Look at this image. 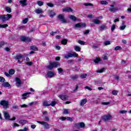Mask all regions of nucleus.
Listing matches in <instances>:
<instances>
[{
  "label": "nucleus",
  "instance_id": "44",
  "mask_svg": "<svg viewBox=\"0 0 131 131\" xmlns=\"http://www.w3.org/2000/svg\"><path fill=\"white\" fill-rule=\"evenodd\" d=\"M59 74H61L63 72V69L61 68L57 69Z\"/></svg>",
  "mask_w": 131,
  "mask_h": 131
},
{
  "label": "nucleus",
  "instance_id": "12",
  "mask_svg": "<svg viewBox=\"0 0 131 131\" xmlns=\"http://www.w3.org/2000/svg\"><path fill=\"white\" fill-rule=\"evenodd\" d=\"M86 102H88V99H86V98L82 99L80 102V106H82V107H83V106H84V104H86Z\"/></svg>",
  "mask_w": 131,
  "mask_h": 131
},
{
  "label": "nucleus",
  "instance_id": "42",
  "mask_svg": "<svg viewBox=\"0 0 131 131\" xmlns=\"http://www.w3.org/2000/svg\"><path fill=\"white\" fill-rule=\"evenodd\" d=\"M100 61H101V59H100V58H96L94 60V62L95 63H99V62H100Z\"/></svg>",
  "mask_w": 131,
  "mask_h": 131
},
{
  "label": "nucleus",
  "instance_id": "17",
  "mask_svg": "<svg viewBox=\"0 0 131 131\" xmlns=\"http://www.w3.org/2000/svg\"><path fill=\"white\" fill-rule=\"evenodd\" d=\"M28 95H31V92H27L26 93H24L22 95L23 99H26V98L28 97Z\"/></svg>",
  "mask_w": 131,
  "mask_h": 131
},
{
  "label": "nucleus",
  "instance_id": "55",
  "mask_svg": "<svg viewBox=\"0 0 131 131\" xmlns=\"http://www.w3.org/2000/svg\"><path fill=\"white\" fill-rule=\"evenodd\" d=\"M111 31H114L115 30V25H113L111 27Z\"/></svg>",
  "mask_w": 131,
  "mask_h": 131
},
{
  "label": "nucleus",
  "instance_id": "51",
  "mask_svg": "<svg viewBox=\"0 0 131 131\" xmlns=\"http://www.w3.org/2000/svg\"><path fill=\"white\" fill-rule=\"evenodd\" d=\"M5 79L4 78V77L0 76V82H5Z\"/></svg>",
  "mask_w": 131,
  "mask_h": 131
},
{
  "label": "nucleus",
  "instance_id": "46",
  "mask_svg": "<svg viewBox=\"0 0 131 131\" xmlns=\"http://www.w3.org/2000/svg\"><path fill=\"white\" fill-rule=\"evenodd\" d=\"M43 119L45 121H50V118L48 116H45Z\"/></svg>",
  "mask_w": 131,
  "mask_h": 131
},
{
  "label": "nucleus",
  "instance_id": "14",
  "mask_svg": "<svg viewBox=\"0 0 131 131\" xmlns=\"http://www.w3.org/2000/svg\"><path fill=\"white\" fill-rule=\"evenodd\" d=\"M110 12H112V13H115L118 11V8L117 7H113L109 8Z\"/></svg>",
  "mask_w": 131,
  "mask_h": 131
},
{
  "label": "nucleus",
  "instance_id": "5",
  "mask_svg": "<svg viewBox=\"0 0 131 131\" xmlns=\"http://www.w3.org/2000/svg\"><path fill=\"white\" fill-rule=\"evenodd\" d=\"M15 81H16V85L17 88H20L21 84H22V81H21V80L20 78L16 77L15 78Z\"/></svg>",
  "mask_w": 131,
  "mask_h": 131
},
{
  "label": "nucleus",
  "instance_id": "4",
  "mask_svg": "<svg viewBox=\"0 0 131 131\" xmlns=\"http://www.w3.org/2000/svg\"><path fill=\"white\" fill-rule=\"evenodd\" d=\"M0 105L1 106H3V108L5 109H7V108H9V102L7 100H2L0 101Z\"/></svg>",
  "mask_w": 131,
  "mask_h": 131
},
{
  "label": "nucleus",
  "instance_id": "2",
  "mask_svg": "<svg viewBox=\"0 0 131 131\" xmlns=\"http://www.w3.org/2000/svg\"><path fill=\"white\" fill-rule=\"evenodd\" d=\"M37 123H39V124L43 125L44 128H46V129H49V128H51V125L47 122L37 121Z\"/></svg>",
  "mask_w": 131,
  "mask_h": 131
},
{
  "label": "nucleus",
  "instance_id": "21",
  "mask_svg": "<svg viewBox=\"0 0 131 131\" xmlns=\"http://www.w3.org/2000/svg\"><path fill=\"white\" fill-rule=\"evenodd\" d=\"M22 58H23V55H16L14 57V59H15V60H21Z\"/></svg>",
  "mask_w": 131,
  "mask_h": 131
},
{
  "label": "nucleus",
  "instance_id": "41",
  "mask_svg": "<svg viewBox=\"0 0 131 131\" xmlns=\"http://www.w3.org/2000/svg\"><path fill=\"white\" fill-rule=\"evenodd\" d=\"M6 10L8 12V13H11L12 12V11L11 10V8L9 7H6Z\"/></svg>",
  "mask_w": 131,
  "mask_h": 131
},
{
  "label": "nucleus",
  "instance_id": "56",
  "mask_svg": "<svg viewBox=\"0 0 131 131\" xmlns=\"http://www.w3.org/2000/svg\"><path fill=\"white\" fill-rule=\"evenodd\" d=\"M78 43H79L80 45H84V43H85V42H84V41H82V40H79L78 41Z\"/></svg>",
  "mask_w": 131,
  "mask_h": 131
},
{
  "label": "nucleus",
  "instance_id": "57",
  "mask_svg": "<svg viewBox=\"0 0 131 131\" xmlns=\"http://www.w3.org/2000/svg\"><path fill=\"white\" fill-rule=\"evenodd\" d=\"M26 65H28V66H31V65H32V64H33V63L32 62H26Z\"/></svg>",
  "mask_w": 131,
  "mask_h": 131
},
{
  "label": "nucleus",
  "instance_id": "19",
  "mask_svg": "<svg viewBox=\"0 0 131 131\" xmlns=\"http://www.w3.org/2000/svg\"><path fill=\"white\" fill-rule=\"evenodd\" d=\"M76 27H85V24L79 23L75 25Z\"/></svg>",
  "mask_w": 131,
  "mask_h": 131
},
{
  "label": "nucleus",
  "instance_id": "8",
  "mask_svg": "<svg viewBox=\"0 0 131 131\" xmlns=\"http://www.w3.org/2000/svg\"><path fill=\"white\" fill-rule=\"evenodd\" d=\"M58 18L60 20L62 23H67V21L64 18V15L62 14L59 15Z\"/></svg>",
  "mask_w": 131,
  "mask_h": 131
},
{
  "label": "nucleus",
  "instance_id": "35",
  "mask_svg": "<svg viewBox=\"0 0 131 131\" xmlns=\"http://www.w3.org/2000/svg\"><path fill=\"white\" fill-rule=\"evenodd\" d=\"M19 107H20V108H28V105L24 104H20L19 105Z\"/></svg>",
  "mask_w": 131,
  "mask_h": 131
},
{
  "label": "nucleus",
  "instance_id": "52",
  "mask_svg": "<svg viewBox=\"0 0 131 131\" xmlns=\"http://www.w3.org/2000/svg\"><path fill=\"white\" fill-rule=\"evenodd\" d=\"M28 22V18H25L23 20V23L24 24H26Z\"/></svg>",
  "mask_w": 131,
  "mask_h": 131
},
{
  "label": "nucleus",
  "instance_id": "7",
  "mask_svg": "<svg viewBox=\"0 0 131 131\" xmlns=\"http://www.w3.org/2000/svg\"><path fill=\"white\" fill-rule=\"evenodd\" d=\"M3 114L4 115V117L5 119H7V120H10V114H9V112L7 111L3 112Z\"/></svg>",
  "mask_w": 131,
  "mask_h": 131
},
{
  "label": "nucleus",
  "instance_id": "16",
  "mask_svg": "<svg viewBox=\"0 0 131 131\" xmlns=\"http://www.w3.org/2000/svg\"><path fill=\"white\" fill-rule=\"evenodd\" d=\"M107 29V26H106V25H102L100 26L99 28V30L100 31H104V30H105V29Z\"/></svg>",
  "mask_w": 131,
  "mask_h": 131
},
{
  "label": "nucleus",
  "instance_id": "24",
  "mask_svg": "<svg viewBox=\"0 0 131 131\" xmlns=\"http://www.w3.org/2000/svg\"><path fill=\"white\" fill-rule=\"evenodd\" d=\"M92 22L93 23H94V24H100L101 23V21H100V20H98V19H93L92 20Z\"/></svg>",
  "mask_w": 131,
  "mask_h": 131
},
{
  "label": "nucleus",
  "instance_id": "43",
  "mask_svg": "<svg viewBox=\"0 0 131 131\" xmlns=\"http://www.w3.org/2000/svg\"><path fill=\"white\" fill-rule=\"evenodd\" d=\"M111 42H110V41H105L104 42V44L105 45V46H109V45H111Z\"/></svg>",
  "mask_w": 131,
  "mask_h": 131
},
{
  "label": "nucleus",
  "instance_id": "23",
  "mask_svg": "<svg viewBox=\"0 0 131 131\" xmlns=\"http://www.w3.org/2000/svg\"><path fill=\"white\" fill-rule=\"evenodd\" d=\"M85 126V125L83 122H80L79 124H78L77 127H81V128H83Z\"/></svg>",
  "mask_w": 131,
  "mask_h": 131
},
{
  "label": "nucleus",
  "instance_id": "18",
  "mask_svg": "<svg viewBox=\"0 0 131 131\" xmlns=\"http://www.w3.org/2000/svg\"><path fill=\"white\" fill-rule=\"evenodd\" d=\"M52 63L53 66V68L55 67V68H58V67H60V63H59L58 62Z\"/></svg>",
  "mask_w": 131,
  "mask_h": 131
},
{
  "label": "nucleus",
  "instance_id": "30",
  "mask_svg": "<svg viewBox=\"0 0 131 131\" xmlns=\"http://www.w3.org/2000/svg\"><path fill=\"white\" fill-rule=\"evenodd\" d=\"M9 26L7 24L2 25L0 24V28H7Z\"/></svg>",
  "mask_w": 131,
  "mask_h": 131
},
{
  "label": "nucleus",
  "instance_id": "28",
  "mask_svg": "<svg viewBox=\"0 0 131 131\" xmlns=\"http://www.w3.org/2000/svg\"><path fill=\"white\" fill-rule=\"evenodd\" d=\"M9 74H10L11 76H12V75H13V74H15V70L10 69L9 71Z\"/></svg>",
  "mask_w": 131,
  "mask_h": 131
},
{
  "label": "nucleus",
  "instance_id": "48",
  "mask_svg": "<svg viewBox=\"0 0 131 131\" xmlns=\"http://www.w3.org/2000/svg\"><path fill=\"white\" fill-rule=\"evenodd\" d=\"M86 76H88V74H83L82 75H81L80 76V77H81V78H85L86 77Z\"/></svg>",
  "mask_w": 131,
  "mask_h": 131
},
{
  "label": "nucleus",
  "instance_id": "10",
  "mask_svg": "<svg viewBox=\"0 0 131 131\" xmlns=\"http://www.w3.org/2000/svg\"><path fill=\"white\" fill-rule=\"evenodd\" d=\"M46 75L48 78H52V77L55 75V73L52 71H49L48 72Z\"/></svg>",
  "mask_w": 131,
  "mask_h": 131
},
{
  "label": "nucleus",
  "instance_id": "15",
  "mask_svg": "<svg viewBox=\"0 0 131 131\" xmlns=\"http://www.w3.org/2000/svg\"><path fill=\"white\" fill-rule=\"evenodd\" d=\"M59 98L62 100V101H66L68 99V97L66 95H60L59 96Z\"/></svg>",
  "mask_w": 131,
  "mask_h": 131
},
{
  "label": "nucleus",
  "instance_id": "36",
  "mask_svg": "<svg viewBox=\"0 0 131 131\" xmlns=\"http://www.w3.org/2000/svg\"><path fill=\"white\" fill-rule=\"evenodd\" d=\"M56 104H57V102H56V101H52L51 102V103L49 104V105H50V106H52V107H54L55 105H56Z\"/></svg>",
  "mask_w": 131,
  "mask_h": 131
},
{
  "label": "nucleus",
  "instance_id": "26",
  "mask_svg": "<svg viewBox=\"0 0 131 131\" xmlns=\"http://www.w3.org/2000/svg\"><path fill=\"white\" fill-rule=\"evenodd\" d=\"M10 84L9 82H4L2 84V86H4V88H9L10 86Z\"/></svg>",
  "mask_w": 131,
  "mask_h": 131
},
{
  "label": "nucleus",
  "instance_id": "9",
  "mask_svg": "<svg viewBox=\"0 0 131 131\" xmlns=\"http://www.w3.org/2000/svg\"><path fill=\"white\" fill-rule=\"evenodd\" d=\"M20 39L22 41H26V42H29L30 41H31V39L30 38H28L25 36H21Z\"/></svg>",
  "mask_w": 131,
  "mask_h": 131
},
{
  "label": "nucleus",
  "instance_id": "11",
  "mask_svg": "<svg viewBox=\"0 0 131 131\" xmlns=\"http://www.w3.org/2000/svg\"><path fill=\"white\" fill-rule=\"evenodd\" d=\"M19 4L21 5V7H26V6H27V0L20 1Z\"/></svg>",
  "mask_w": 131,
  "mask_h": 131
},
{
  "label": "nucleus",
  "instance_id": "37",
  "mask_svg": "<svg viewBox=\"0 0 131 131\" xmlns=\"http://www.w3.org/2000/svg\"><path fill=\"white\" fill-rule=\"evenodd\" d=\"M61 43L62 45H67V39H63L62 41H61Z\"/></svg>",
  "mask_w": 131,
  "mask_h": 131
},
{
  "label": "nucleus",
  "instance_id": "54",
  "mask_svg": "<svg viewBox=\"0 0 131 131\" xmlns=\"http://www.w3.org/2000/svg\"><path fill=\"white\" fill-rule=\"evenodd\" d=\"M104 70H105L104 69H101L100 70H98L97 71V73H102V72H104Z\"/></svg>",
  "mask_w": 131,
  "mask_h": 131
},
{
  "label": "nucleus",
  "instance_id": "29",
  "mask_svg": "<svg viewBox=\"0 0 131 131\" xmlns=\"http://www.w3.org/2000/svg\"><path fill=\"white\" fill-rule=\"evenodd\" d=\"M47 68L49 69V70H52V69L54 68V66H53V63L51 62L50 65L47 67Z\"/></svg>",
  "mask_w": 131,
  "mask_h": 131
},
{
  "label": "nucleus",
  "instance_id": "50",
  "mask_svg": "<svg viewBox=\"0 0 131 131\" xmlns=\"http://www.w3.org/2000/svg\"><path fill=\"white\" fill-rule=\"evenodd\" d=\"M115 51H118L119 50H121V47L119 46H117L114 48Z\"/></svg>",
  "mask_w": 131,
  "mask_h": 131
},
{
  "label": "nucleus",
  "instance_id": "45",
  "mask_svg": "<svg viewBox=\"0 0 131 131\" xmlns=\"http://www.w3.org/2000/svg\"><path fill=\"white\" fill-rule=\"evenodd\" d=\"M84 6H85V7H89V6H91V7H93V4L92 3H85L84 4Z\"/></svg>",
  "mask_w": 131,
  "mask_h": 131
},
{
  "label": "nucleus",
  "instance_id": "58",
  "mask_svg": "<svg viewBox=\"0 0 131 131\" xmlns=\"http://www.w3.org/2000/svg\"><path fill=\"white\" fill-rule=\"evenodd\" d=\"M5 74L6 76H7V77H12V76H11L9 73L5 72Z\"/></svg>",
  "mask_w": 131,
  "mask_h": 131
},
{
  "label": "nucleus",
  "instance_id": "39",
  "mask_svg": "<svg viewBox=\"0 0 131 131\" xmlns=\"http://www.w3.org/2000/svg\"><path fill=\"white\" fill-rule=\"evenodd\" d=\"M43 105L44 106H50V104H49V103H48V101H44L43 102Z\"/></svg>",
  "mask_w": 131,
  "mask_h": 131
},
{
  "label": "nucleus",
  "instance_id": "34",
  "mask_svg": "<svg viewBox=\"0 0 131 131\" xmlns=\"http://www.w3.org/2000/svg\"><path fill=\"white\" fill-rule=\"evenodd\" d=\"M112 94L114 96H117V94H118V91L116 90L113 91Z\"/></svg>",
  "mask_w": 131,
  "mask_h": 131
},
{
  "label": "nucleus",
  "instance_id": "60",
  "mask_svg": "<svg viewBox=\"0 0 131 131\" xmlns=\"http://www.w3.org/2000/svg\"><path fill=\"white\" fill-rule=\"evenodd\" d=\"M109 104H110V102H102L101 103V105H109Z\"/></svg>",
  "mask_w": 131,
  "mask_h": 131
},
{
  "label": "nucleus",
  "instance_id": "31",
  "mask_svg": "<svg viewBox=\"0 0 131 131\" xmlns=\"http://www.w3.org/2000/svg\"><path fill=\"white\" fill-rule=\"evenodd\" d=\"M30 49L32 50V51H37V48H36V47L35 46H31L30 47Z\"/></svg>",
  "mask_w": 131,
  "mask_h": 131
},
{
  "label": "nucleus",
  "instance_id": "62",
  "mask_svg": "<svg viewBox=\"0 0 131 131\" xmlns=\"http://www.w3.org/2000/svg\"><path fill=\"white\" fill-rule=\"evenodd\" d=\"M127 111L126 110L124 111H120V113L121 114H124V113H126Z\"/></svg>",
  "mask_w": 131,
  "mask_h": 131
},
{
  "label": "nucleus",
  "instance_id": "27",
  "mask_svg": "<svg viewBox=\"0 0 131 131\" xmlns=\"http://www.w3.org/2000/svg\"><path fill=\"white\" fill-rule=\"evenodd\" d=\"M69 18L71 19V20H72L73 21H76V17H75L74 15H70L69 16Z\"/></svg>",
  "mask_w": 131,
  "mask_h": 131
},
{
  "label": "nucleus",
  "instance_id": "53",
  "mask_svg": "<svg viewBox=\"0 0 131 131\" xmlns=\"http://www.w3.org/2000/svg\"><path fill=\"white\" fill-rule=\"evenodd\" d=\"M55 34H57V31H55V32L52 31L51 32H50V35H52V36H54Z\"/></svg>",
  "mask_w": 131,
  "mask_h": 131
},
{
  "label": "nucleus",
  "instance_id": "22",
  "mask_svg": "<svg viewBox=\"0 0 131 131\" xmlns=\"http://www.w3.org/2000/svg\"><path fill=\"white\" fill-rule=\"evenodd\" d=\"M35 12L36 14H42V13H43L42 9H37Z\"/></svg>",
  "mask_w": 131,
  "mask_h": 131
},
{
  "label": "nucleus",
  "instance_id": "64",
  "mask_svg": "<svg viewBox=\"0 0 131 131\" xmlns=\"http://www.w3.org/2000/svg\"><path fill=\"white\" fill-rule=\"evenodd\" d=\"M12 108L13 109H19V107L17 105H13Z\"/></svg>",
  "mask_w": 131,
  "mask_h": 131
},
{
  "label": "nucleus",
  "instance_id": "47",
  "mask_svg": "<svg viewBox=\"0 0 131 131\" xmlns=\"http://www.w3.org/2000/svg\"><path fill=\"white\" fill-rule=\"evenodd\" d=\"M126 27V25L120 26V30H124V29H125Z\"/></svg>",
  "mask_w": 131,
  "mask_h": 131
},
{
  "label": "nucleus",
  "instance_id": "38",
  "mask_svg": "<svg viewBox=\"0 0 131 131\" xmlns=\"http://www.w3.org/2000/svg\"><path fill=\"white\" fill-rule=\"evenodd\" d=\"M100 4L101 5H108V3L107 2V1H101Z\"/></svg>",
  "mask_w": 131,
  "mask_h": 131
},
{
  "label": "nucleus",
  "instance_id": "40",
  "mask_svg": "<svg viewBox=\"0 0 131 131\" xmlns=\"http://www.w3.org/2000/svg\"><path fill=\"white\" fill-rule=\"evenodd\" d=\"M37 4L38 6H39V7H41V6H43V2L41 1H38Z\"/></svg>",
  "mask_w": 131,
  "mask_h": 131
},
{
  "label": "nucleus",
  "instance_id": "49",
  "mask_svg": "<svg viewBox=\"0 0 131 131\" xmlns=\"http://www.w3.org/2000/svg\"><path fill=\"white\" fill-rule=\"evenodd\" d=\"M47 6L48 7H50V8H53L54 7V4L52 3H47Z\"/></svg>",
  "mask_w": 131,
  "mask_h": 131
},
{
  "label": "nucleus",
  "instance_id": "25",
  "mask_svg": "<svg viewBox=\"0 0 131 131\" xmlns=\"http://www.w3.org/2000/svg\"><path fill=\"white\" fill-rule=\"evenodd\" d=\"M74 48L76 52H80V50H81L79 46H75L74 47Z\"/></svg>",
  "mask_w": 131,
  "mask_h": 131
},
{
  "label": "nucleus",
  "instance_id": "61",
  "mask_svg": "<svg viewBox=\"0 0 131 131\" xmlns=\"http://www.w3.org/2000/svg\"><path fill=\"white\" fill-rule=\"evenodd\" d=\"M36 102H32L30 103H29V106H32V105L35 104L36 105Z\"/></svg>",
  "mask_w": 131,
  "mask_h": 131
},
{
  "label": "nucleus",
  "instance_id": "63",
  "mask_svg": "<svg viewBox=\"0 0 131 131\" xmlns=\"http://www.w3.org/2000/svg\"><path fill=\"white\" fill-rule=\"evenodd\" d=\"M5 42L4 41L0 42V48H2V47L5 45Z\"/></svg>",
  "mask_w": 131,
  "mask_h": 131
},
{
  "label": "nucleus",
  "instance_id": "3",
  "mask_svg": "<svg viewBox=\"0 0 131 131\" xmlns=\"http://www.w3.org/2000/svg\"><path fill=\"white\" fill-rule=\"evenodd\" d=\"M64 59H69V58H72L73 57H78V54L75 52H73L72 53L69 52L67 55L63 56Z\"/></svg>",
  "mask_w": 131,
  "mask_h": 131
},
{
  "label": "nucleus",
  "instance_id": "20",
  "mask_svg": "<svg viewBox=\"0 0 131 131\" xmlns=\"http://www.w3.org/2000/svg\"><path fill=\"white\" fill-rule=\"evenodd\" d=\"M27 122H28V121L26 120H20L19 121V123H20V124H22V125H24V124H26Z\"/></svg>",
  "mask_w": 131,
  "mask_h": 131
},
{
  "label": "nucleus",
  "instance_id": "59",
  "mask_svg": "<svg viewBox=\"0 0 131 131\" xmlns=\"http://www.w3.org/2000/svg\"><path fill=\"white\" fill-rule=\"evenodd\" d=\"M103 60H108V57L106 55H103L102 56Z\"/></svg>",
  "mask_w": 131,
  "mask_h": 131
},
{
  "label": "nucleus",
  "instance_id": "32",
  "mask_svg": "<svg viewBox=\"0 0 131 131\" xmlns=\"http://www.w3.org/2000/svg\"><path fill=\"white\" fill-rule=\"evenodd\" d=\"M71 78L73 80H75V79H77V78H78V76H77V75H75L74 76H71Z\"/></svg>",
  "mask_w": 131,
  "mask_h": 131
},
{
  "label": "nucleus",
  "instance_id": "6",
  "mask_svg": "<svg viewBox=\"0 0 131 131\" xmlns=\"http://www.w3.org/2000/svg\"><path fill=\"white\" fill-rule=\"evenodd\" d=\"M102 118L104 121H108V120H110V119L112 118V116H111L110 115H104L102 116Z\"/></svg>",
  "mask_w": 131,
  "mask_h": 131
},
{
  "label": "nucleus",
  "instance_id": "13",
  "mask_svg": "<svg viewBox=\"0 0 131 131\" xmlns=\"http://www.w3.org/2000/svg\"><path fill=\"white\" fill-rule=\"evenodd\" d=\"M62 11L63 12H72V11L73 10L70 7H64L62 9Z\"/></svg>",
  "mask_w": 131,
  "mask_h": 131
},
{
  "label": "nucleus",
  "instance_id": "1",
  "mask_svg": "<svg viewBox=\"0 0 131 131\" xmlns=\"http://www.w3.org/2000/svg\"><path fill=\"white\" fill-rule=\"evenodd\" d=\"M12 18V15L11 14H7L0 16V19L2 20V22H6V21H8L9 19Z\"/></svg>",
  "mask_w": 131,
  "mask_h": 131
},
{
  "label": "nucleus",
  "instance_id": "33",
  "mask_svg": "<svg viewBox=\"0 0 131 131\" xmlns=\"http://www.w3.org/2000/svg\"><path fill=\"white\" fill-rule=\"evenodd\" d=\"M55 15H56L55 12H54L53 11H50V17H53L54 16H55Z\"/></svg>",
  "mask_w": 131,
  "mask_h": 131
}]
</instances>
